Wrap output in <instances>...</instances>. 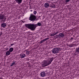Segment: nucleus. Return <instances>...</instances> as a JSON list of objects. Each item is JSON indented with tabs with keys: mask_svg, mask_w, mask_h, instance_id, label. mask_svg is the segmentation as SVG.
<instances>
[{
	"mask_svg": "<svg viewBox=\"0 0 79 79\" xmlns=\"http://www.w3.org/2000/svg\"><path fill=\"white\" fill-rule=\"evenodd\" d=\"M48 65H49V64L48 62L45 61L44 62V63L42 64V67H45V66H48Z\"/></svg>",
	"mask_w": 79,
	"mask_h": 79,
	"instance_id": "6",
	"label": "nucleus"
},
{
	"mask_svg": "<svg viewBox=\"0 0 79 79\" xmlns=\"http://www.w3.org/2000/svg\"><path fill=\"white\" fill-rule=\"evenodd\" d=\"M31 11H32V10H31Z\"/></svg>",
	"mask_w": 79,
	"mask_h": 79,
	"instance_id": "26",
	"label": "nucleus"
},
{
	"mask_svg": "<svg viewBox=\"0 0 79 79\" xmlns=\"http://www.w3.org/2000/svg\"><path fill=\"white\" fill-rule=\"evenodd\" d=\"M48 39H49V38H46L43 40H42L40 42V43L41 44H42V43H43L44 42H45V41H46L47 40H48Z\"/></svg>",
	"mask_w": 79,
	"mask_h": 79,
	"instance_id": "13",
	"label": "nucleus"
},
{
	"mask_svg": "<svg viewBox=\"0 0 79 79\" xmlns=\"http://www.w3.org/2000/svg\"><path fill=\"white\" fill-rule=\"evenodd\" d=\"M45 72H43L40 73V76L42 77H44L45 76Z\"/></svg>",
	"mask_w": 79,
	"mask_h": 79,
	"instance_id": "10",
	"label": "nucleus"
},
{
	"mask_svg": "<svg viewBox=\"0 0 79 79\" xmlns=\"http://www.w3.org/2000/svg\"><path fill=\"white\" fill-rule=\"evenodd\" d=\"M29 51L27 52L26 55H29Z\"/></svg>",
	"mask_w": 79,
	"mask_h": 79,
	"instance_id": "20",
	"label": "nucleus"
},
{
	"mask_svg": "<svg viewBox=\"0 0 79 79\" xmlns=\"http://www.w3.org/2000/svg\"><path fill=\"white\" fill-rule=\"evenodd\" d=\"M15 1L17 3H18V4H20V3H22L23 0H15Z\"/></svg>",
	"mask_w": 79,
	"mask_h": 79,
	"instance_id": "11",
	"label": "nucleus"
},
{
	"mask_svg": "<svg viewBox=\"0 0 79 79\" xmlns=\"http://www.w3.org/2000/svg\"><path fill=\"white\" fill-rule=\"evenodd\" d=\"M0 20H3L4 22L6 20V17L2 14L0 15Z\"/></svg>",
	"mask_w": 79,
	"mask_h": 79,
	"instance_id": "4",
	"label": "nucleus"
},
{
	"mask_svg": "<svg viewBox=\"0 0 79 79\" xmlns=\"http://www.w3.org/2000/svg\"><path fill=\"white\" fill-rule=\"evenodd\" d=\"M71 0H65V2H70V1Z\"/></svg>",
	"mask_w": 79,
	"mask_h": 79,
	"instance_id": "22",
	"label": "nucleus"
},
{
	"mask_svg": "<svg viewBox=\"0 0 79 79\" xmlns=\"http://www.w3.org/2000/svg\"><path fill=\"white\" fill-rule=\"evenodd\" d=\"M10 54V52L9 51H7L6 53V55H9Z\"/></svg>",
	"mask_w": 79,
	"mask_h": 79,
	"instance_id": "16",
	"label": "nucleus"
},
{
	"mask_svg": "<svg viewBox=\"0 0 79 79\" xmlns=\"http://www.w3.org/2000/svg\"><path fill=\"white\" fill-rule=\"evenodd\" d=\"M70 40H73V38L71 37V38L70 39Z\"/></svg>",
	"mask_w": 79,
	"mask_h": 79,
	"instance_id": "25",
	"label": "nucleus"
},
{
	"mask_svg": "<svg viewBox=\"0 0 79 79\" xmlns=\"http://www.w3.org/2000/svg\"><path fill=\"white\" fill-rule=\"evenodd\" d=\"M59 32L58 31H56L54 32H53V33H52L51 35V36H54V35H55L56 34H57Z\"/></svg>",
	"mask_w": 79,
	"mask_h": 79,
	"instance_id": "7",
	"label": "nucleus"
},
{
	"mask_svg": "<svg viewBox=\"0 0 79 79\" xmlns=\"http://www.w3.org/2000/svg\"><path fill=\"white\" fill-rule=\"evenodd\" d=\"M14 44H10V45H11L12 46V47L13 45H14Z\"/></svg>",
	"mask_w": 79,
	"mask_h": 79,
	"instance_id": "24",
	"label": "nucleus"
},
{
	"mask_svg": "<svg viewBox=\"0 0 79 79\" xmlns=\"http://www.w3.org/2000/svg\"><path fill=\"white\" fill-rule=\"evenodd\" d=\"M53 58L52 57L51 58H49L48 60L47 61V62L49 64H51L52 61H53Z\"/></svg>",
	"mask_w": 79,
	"mask_h": 79,
	"instance_id": "5",
	"label": "nucleus"
},
{
	"mask_svg": "<svg viewBox=\"0 0 79 79\" xmlns=\"http://www.w3.org/2000/svg\"><path fill=\"white\" fill-rule=\"evenodd\" d=\"M52 8H55V6L54 4H52Z\"/></svg>",
	"mask_w": 79,
	"mask_h": 79,
	"instance_id": "19",
	"label": "nucleus"
},
{
	"mask_svg": "<svg viewBox=\"0 0 79 79\" xmlns=\"http://www.w3.org/2000/svg\"><path fill=\"white\" fill-rule=\"evenodd\" d=\"M64 36V35L62 33H60L58 35V37L59 38L63 37Z\"/></svg>",
	"mask_w": 79,
	"mask_h": 79,
	"instance_id": "8",
	"label": "nucleus"
},
{
	"mask_svg": "<svg viewBox=\"0 0 79 79\" xmlns=\"http://www.w3.org/2000/svg\"><path fill=\"white\" fill-rule=\"evenodd\" d=\"M33 13L34 15H36L37 14V11H34Z\"/></svg>",
	"mask_w": 79,
	"mask_h": 79,
	"instance_id": "21",
	"label": "nucleus"
},
{
	"mask_svg": "<svg viewBox=\"0 0 79 79\" xmlns=\"http://www.w3.org/2000/svg\"><path fill=\"white\" fill-rule=\"evenodd\" d=\"M54 37L55 39H57V38H59V37H58V35L54 36Z\"/></svg>",
	"mask_w": 79,
	"mask_h": 79,
	"instance_id": "17",
	"label": "nucleus"
},
{
	"mask_svg": "<svg viewBox=\"0 0 79 79\" xmlns=\"http://www.w3.org/2000/svg\"><path fill=\"white\" fill-rule=\"evenodd\" d=\"M42 25V23L40 22H38L36 24H27L26 25L27 27L30 29L32 31H34L37 27V26H40Z\"/></svg>",
	"mask_w": 79,
	"mask_h": 79,
	"instance_id": "1",
	"label": "nucleus"
},
{
	"mask_svg": "<svg viewBox=\"0 0 79 79\" xmlns=\"http://www.w3.org/2000/svg\"><path fill=\"white\" fill-rule=\"evenodd\" d=\"M20 57L21 58H25V57H26V54H20Z\"/></svg>",
	"mask_w": 79,
	"mask_h": 79,
	"instance_id": "12",
	"label": "nucleus"
},
{
	"mask_svg": "<svg viewBox=\"0 0 79 79\" xmlns=\"http://www.w3.org/2000/svg\"><path fill=\"white\" fill-rule=\"evenodd\" d=\"M35 19H36V17H35V16L34 15H31L29 17V19L30 21H35Z\"/></svg>",
	"mask_w": 79,
	"mask_h": 79,
	"instance_id": "3",
	"label": "nucleus"
},
{
	"mask_svg": "<svg viewBox=\"0 0 79 79\" xmlns=\"http://www.w3.org/2000/svg\"><path fill=\"white\" fill-rule=\"evenodd\" d=\"M7 25L5 23H3L1 24V27L3 28H5V27H6Z\"/></svg>",
	"mask_w": 79,
	"mask_h": 79,
	"instance_id": "9",
	"label": "nucleus"
},
{
	"mask_svg": "<svg viewBox=\"0 0 79 79\" xmlns=\"http://www.w3.org/2000/svg\"><path fill=\"white\" fill-rule=\"evenodd\" d=\"M60 48H53L52 50V53L54 54H56V53H59V51H60Z\"/></svg>",
	"mask_w": 79,
	"mask_h": 79,
	"instance_id": "2",
	"label": "nucleus"
},
{
	"mask_svg": "<svg viewBox=\"0 0 79 79\" xmlns=\"http://www.w3.org/2000/svg\"><path fill=\"white\" fill-rule=\"evenodd\" d=\"M13 50H14V49L13 48H10L9 50V51L10 52H12L13 51Z\"/></svg>",
	"mask_w": 79,
	"mask_h": 79,
	"instance_id": "15",
	"label": "nucleus"
},
{
	"mask_svg": "<svg viewBox=\"0 0 79 79\" xmlns=\"http://www.w3.org/2000/svg\"><path fill=\"white\" fill-rule=\"evenodd\" d=\"M49 6V4L48 3H46L44 4V7L48 8Z\"/></svg>",
	"mask_w": 79,
	"mask_h": 79,
	"instance_id": "14",
	"label": "nucleus"
},
{
	"mask_svg": "<svg viewBox=\"0 0 79 79\" xmlns=\"http://www.w3.org/2000/svg\"><path fill=\"white\" fill-rule=\"evenodd\" d=\"M15 64V62H13L10 65V66H13Z\"/></svg>",
	"mask_w": 79,
	"mask_h": 79,
	"instance_id": "18",
	"label": "nucleus"
},
{
	"mask_svg": "<svg viewBox=\"0 0 79 79\" xmlns=\"http://www.w3.org/2000/svg\"><path fill=\"white\" fill-rule=\"evenodd\" d=\"M69 47H73V46L72 45V44H70L69 45Z\"/></svg>",
	"mask_w": 79,
	"mask_h": 79,
	"instance_id": "23",
	"label": "nucleus"
}]
</instances>
